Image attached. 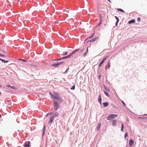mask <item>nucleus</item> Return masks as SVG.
Returning <instances> with one entry per match:
<instances>
[{
	"label": "nucleus",
	"mask_w": 147,
	"mask_h": 147,
	"mask_svg": "<svg viewBox=\"0 0 147 147\" xmlns=\"http://www.w3.org/2000/svg\"><path fill=\"white\" fill-rule=\"evenodd\" d=\"M50 94L53 99L58 100L60 102H62V99L61 97H59L58 94H57L56 92H55L54 93V95H53L51 92H50Z\"/></svg>",
	"instance_id": "1"
},
{
	"label": "nucleus",
	"mask_w": 147,
	"mask_h": 147,
	"mask_svg": "<svg viewBox=\"0 0 147 147\" xmlns=\"http://www.w3.org/2000/svg\"><path fill=\"white\" fill-rule=\"evenodd\" d=\"M117 116V115L111 114L107 117V119L108 120H109L116 117Z\"/></svg>",
	"instance_id": "2"
},
{
	"label": "nucleus",
	"mask_w": 147,
	"mask_h": 147,
	"mask_svg": "<svg viewBox=\"0 0 147 147\" xmlns=\"http://www.w3.org/2000/svg\"><path fill=\"white\" fill-rule=\"evenodd\" d=\"M85 50L84 49H83L82 50H81L80 52V54L81 55H83V56L85 57L86 55V53H87L88 51V48H87V50L86 52L85 53H84V51Z\"/></svg>",
	"instance_id": "3"
},
{
	"label": "nucleus",
	"mask_w": 147,
	"mask_h": 147,
	"mask_svg": "<svg viewBox=\"0 0 147 147\" xmlns=\"http://www.w3.org/2000/svg\"><path fill=\"white\" fill-rule=\"evenodd\" d=\"M54 109L55 110L57 109L59 107L58 104L56 102L55 100L54 101Z\"/></svg>",
	"instance_id": "4"
},
{
	"label": "nucleus",
	"mask_w": 147,
	"mask_h": 147,
	"mask_svg": "<svg viewBox=\"0 0 147 147\" xmlns=\"http://www.w3.org/2000/svg\"><path fill=\"white\" fill-rule=\"evenodd\" d=\"M62 63H63L61 62H58L57 63H55L53 64L52 65L55 67H57L59 65L61 64Z\"/></svg>",
	"instance_id": "5"
},
{
	"label": "nucleus",
	"mask_w": 147,
	"mask_h": 147,
	"mask_svg": "<svg viewBox=\"0 0 147 147\" xmlns=\"http://www.w3.org/2000/svg\"><path fill=\"white\" fill-rule=\"evenodd\" d=\"M54 119V117L53 116H51L50 117V120L49 122V123L51 124L53 121V120Z\"/></svg>",
	"instance_id": "6"
},
{
	"label": "nucleus",
	"mask_w": 147,
	"mask_h": 147,
	"mask_svg": "<svg viewBox=\"0 0 147 147\" xmlns=\"http://www.w3.org/2000/svg\"><path fill=\"white\" fill-rule=\"evenodd\" d=\"M78 50H75V51H73V52H72L71 54H70V55H67V56H66V57H67V58H70L71 57V56L73 55L74 54V53L77 51H78Z\"/></svg>",
	"instance_id": "7"
},
{
	"label": "nucleus",
	"mask_w": 147,
	"mask_h": 147,
	"mask_svg": "<svg viewBox=\"0 0 147 147\" xmlns=\"http://www.w3.org/2000/svg\"><path fill=\"white\" fill-rule=\"evenodd\" d=\"M78 50H75V51H73V52H72L71 54H70V55H67V56H66V57H67V58H70L71 57V56L73 55L74 54V53L77 51H78Z\"/></svg>",
	"instance_id": "8"
},
{
	"label": "nucleus",
	"mask_w": 147,
	"mask_h": 147,
	"mask_svg": "<svg viewBox=\"0 0 147 147\" xmlns=\"http://www.w3.org/2000/svg\"><path fill=\"white\" fill-rule=\"evenodd\" d=\"M98 37H95L94 38V39H93L91 40H88L87 41V42H92L96 40L97 39H98Z\"/></svg>",
	"instance_id": "9"
},
{
	"label": "nucleus",
	"mask_w": 147,
	"mask_h": 147,
	"mask_svg": "<svg viewBox=\"0 0 147 147\" xmlns=\"http://www.w3.org/2000/svg\"><path fill=\"white\" fill-rule=\"evenodd\" d=\"M134 141L132 140H130L129 141V145L130 146H132L134 144Z\"/></svg>",
	"instance_id": "10"
},
{
	"label": "nucleus",
	"mask_w": 147,
	"mask_h": 147,
	"mask_svg": "<svg viewBox=\"0 0 147 147\" xmlns=\"http://www.w3.org/2000/svg\"><path fill=\"white\" fill-rule=\"evenodd\" d=\"M116 119L112 120V125L115 126L116 125Z\"/></svg>",
	"instance_id": "11"
},
{
	"label": "nucleus",
	"mask_w": 147,
	"mask_h": 147,
	"mask_svg": "<svg viewBox=\"0 0 147 147\" xmlns=\"http://www.w3.org/2000/svg\"><path fill=\"white\" fill-rule=\"evenodd\" d=\"M101 96L100 95L98 98V101L101 104Z\"/></svg>",
	"instance_id": "12"
},
{
	"label": "nucleus",
	"mask_w": 147,
	"mask_h": 147,
	"mask_svg": "<svg viewBox=\"0 0 147 147\" xmlns=\"http://www.w3.org/2000/svg\"><path fill=\"white\" fill-rule=\"evenodd\" d=\"M101 124L100 123L98 125L97 127V131H99V130L100 129V127H101Z\"/></svg>",
	"instance_id": "13"
},
{
	"label": "nucleus",
	"mask_w": 147,
	"mask_h": 147,
	"mask_svg": "<svg viewBox=\"0 0 147 147\" xmlns=\"http://www.w3.org/2000/svg\"><path fill=\"white\" fill-rule=\"evenodd\" d=\"M103 106L104 107H107L109 105V103L107 102H105L103 103Z\"/></svg>",
	"instance_id": "14"
},
{
	"label": "nucleus",
	"mask_w": 147,
	"mask_h": 147,
	"mask_svg": "<svg viewBox=\"0 0 147 147\" xmlns=\"http://www.w3.org/2000/svg\"><path fill=\"white\" fill-rule=\"evenodd\" d=\"M135 22V21L134 20H130L128 22V23L129 24H131L132 23H134Z\"/></svg>",
	"instance_id": "15"
},
{
	"label": "nucleus",
	"mask_w": 147,
	"mask_h": 147,
	"mask_svg": "<svg viewBox=\"0 0 147 147\" xmlns=\"http://www.w3.org/2000/svg\"><path fill=\"white\" fill-rule=\"evenodd\" d=\"M0 60L2 62H4V63H6L8 62L9 61H8L5 60L1 58H0Z\"/></svg>",
	"instance_id": "16"
},
{
	"label": "nucleus",
	"mask_w": 147,
	"mask_h": 147,
	"mask_svg": "<svg viewBox=\"0 0 147 147\" xmlns=\"http://www.w3.org/2000/svg\"><path fill=\"white\" fill-rule=\"evenodd\" d=\"M30 145L29 144H28L27 143L25 142V143L24 145V147H30Z\"/></svg>",
	"instance_id": "17"
},
{
	"label": "nucleus",
	"mask_w": 147,
	"mask_h": 147,
	"mask_svg": "<svg viewBox=\"0 0 147 147\" xmlns=\"http://www.w3.org/2000/svg\"><path fill=\"white\" fill-rule=\"evenodd\" d=\"M7 86L10 87L16 90V88L14 86H11L9 85L8 84Z\"/></svg>",
	"instance_id": "18"
},
{
	"label": "nucleus",
	"mask_w": 147,
	"mask_h": 147,
	"mask_svg": "<svg viewBox=\"0 0 147 147\" xmlns=\"http://www.w3.org/2000/svg\"><path fill=\"white\" fill-rule=\"evenodd\" d=\"M59 115V114L57 113H54V115L53 116L54 117H57Z\"/></svg>",
	"instance_id": "19"
},
{
	"label": "nucleus",
	"mask_w": 147,
	"mask_h": 147,
	"mask_svg": "<svg viewBox=\"0 0 147 147\" xmlns=\"http://www.w3.org/2000/svg\"><path fill=\"white\" fill-rule=\"evenodd\" d=\"M104 62L103 61H102L100 63L99 65V66L100 67H101L102 65V64Z\"/></svg>",
	"instance_id": "20"
},
{
	"label": "nucleus",
	"mask_w": 147,
	"mask_h": 147,
	"mask_svg": "<svg viewBox=\"0 0 147 147\" xmlns=\"http://www.w3.org/2000/svg\"><path fill=\"white\" fill-rule=\"evenodd\" d=\"M123 128H124V126L123 123H122L121 124V130L122 131H123Z\"/></svg>",
	"instance_id": "21"
},
{
	"label": "nucleus",
	"mask_w": 147,
	"mask_h": 147,
	"mask_svg": "<svg viewBox=\"0 0 147 147\" xmlns=\"http://www.w3.org/2000/svg\"><path fill=\"white\" fill-rule=\"evenodd\" d=\"M117 10H118L119 11H120L121 12H124V11L121 9L118 8L117 9Z\"/></svg>",
	"instance_id": "22"
},
{
	"label": "nucleus",
	"mask_w": 147,
	"mask_h": 147,
	"mask_svg": "<svg viewBox=\"0 0 147 147\" xmlns=\"http://www.w3.org/2000/svg\"><path fill=\"white\" fill-rule=\"evenodd\" d=\"M100 23L98 24V26H99L100 24H101V22L102 21V16H100Z\"/></svg>",
	"instance_id": "23"
},
{
	"label": "nucleus",
	"mask_w": 147,
	"mask_h": 147,
	"mask_svg": "<svg viewBox=\"0 0 147 147\" xmlns=\"http://www.w3.org/2000/svg\"><path fill=\"white\" fill-rule=\"evenodd\" d=\"M104 93L107 96H109V94L107 92H105Z\"/></svg>",
	"instance_id": "24"
},
{
	"label": "nucleus",
	"mask_w": 147,
	"mask_h": 147,
	"mask_svg": "<svg viewBox=\"0 0 147 147\" xmlns=\"http://www.w3.org/2000/svg\"><path fill=\"white\" fill-rule=\"evenodd\" d=\"M66 58H67L66 56H65V57H64L62 58V59H57V60H55L58 61V60H60L61 59H66Z\"/></svg>",
	"instance_id": "25"
},
{
	"label": "nucleus",
	"mask_w": 147,
	"mask_h": 147,
	"mask_svg": "<svg viewBox=\"0 0 147 147\" xmlns=\"http://www.w3.org/2000/svg\"><path fill=\"white\" fill-rule=\"evenodd\" d=\"M67 54V51L64 52L62 54V55H66Z\"/></svg>",
	"instance_id": "26"
},
{
	"label": "nucleus",
	"mask_w": 147,
	"mask_h": 147,
	"mask_svg": "<svg viewBox=\"0 0 147 147\" xmlns=\"http://www.w3.org/2000/svg\"><path fill=\"white\" fill-rule=\"evenodd\" d=\"M75 88V86L74 85L72 86V87L71 88V89L72 90H74Z\"/></svg>",
	"instance_id": "27"
},
{
	"label": "nucleus",
	"mask_w": 147,
	"mask_h": 147,
	"mask_svg": "<svg viewBox=\"0 0 147 147\" xmlns=\"http://www.w3.org/2000/svg\"><path fill=\"white\" fill-rule=\"evenodd\" d=\"M108 68H109L110 67V61H109L108 63Z\"/></svg>",
	"instance_id": "28"
},
{
	"label": "nucleus",
	"mask_w": 147,
	"mask_h": 147,
	"mask_svg": "<svg viewBox=\"0 0 147 147\" xmlns=\"http://www.w3.org/2000/svg\"><path fill=\"white\" fill-rule=\"evenodd\" d=\"M107 57H106L103 59L102 61H103L104 62L107 59Z\"/></svg>",
	"instance_id": "29"
},
{
	"label": "nucleus",
	"mask_w": 147,
	"mask_h": 147,
	"mask_svg": "<svg viewBox=\"0 0 147 147\" xmlns=\"http://www.w3.org/2000/svg\"><path fill=\"white\" fill-rule=\"evenodd\" d=\"M128 136V134L127 133H126L125 135V138L126 137H127Z\"/></svg>",
	"instance_id": "30"
},
{
	"label": "nucleus",
	"mask_w": 147,
	"mask_h": 147,
	"mask_svg": "<svg viewBox=\"0 0 147 147\" xmlns=\"http://www.w3.org/2000/svg\"><path fill=\"white\" fill-rule=\"evenodd\" d=\"M0 56L2 57H5V56L4 55H3V54H0Z\"/></svg>",
	"instance_id": "31"
},
{
	"label": "nucleus",
	"mask_w": 147,
	"mask_h": 147,
	"mask_svg": "<svg viewBox=\"0 0 147 147\" xmlns=\"http://www.w3.org/2000/svg\"><path fill=\"white\" fill-rule=\"evenodd\" d=\"M137 21L139 22H140V18H138Z\"/></svg>",
	"instance_id": "32"
},
{
	"label": "nucleus",
	"mask_w": 147,
	"mask_h": 147,
	"mask_svg": "<svg viewBox=\"0 0 147 147\" xmlns=\"http://www.w3.org/2000/svg\"><path fill=\"white\" fill-rule=\"evenodd\" d=\"M94 34V33H93L92 34L91 36L89 37V38H92Z\"/></svg>",
	"instance_id": "33"
},
{
	"label": "nucleus",
	"mask_w": 147,
	"mask_h": 147,
	"mask_svg": "<svg viewBox=\"0 0 147 147\" xmlns=\"http://www.w3.org/2000/svg\"><path fill=\"white\" fill-rule=\"evenodd\" d=\"M26 143H27L28 144H29L30 143V141H28L27 142H26Z\"/></svg>",
	"instance_id": "34"
},
{
	"label": "nucleus",
	"mask_w": 147,
	"mask_h": 147,
	"mask_svg": "<svg viewBox=\"0 0 147 147\" xmlns=\"http://www.w3.org/2000/svg\"><path fill=\"white\" fill-rule=\"evenodd\" d=\"M122 103H123V105L124 106H126L125 104V103L123 101H122Z\"/></svg>",
	"instance_id": "35"
},
{
	"label": "nucleus",
	"mask_w": 147,
	"mask_h": 147,
	"mask_svg": "<svg viewBox=\"0 0 147 147\" xmlns=\"http://www.w3.org/2000/svg\"><path fill=\"white\" fill-rule=\"evenodd\" d=\"M20 60H22V61H23L24 62H26V60H25L24 59H21Z\"/></svg>",
	"instance_id": "36"
},
{
	"label": "nucleus",
	"mask_w": 147,
	"mask_h": 147,
	"mask_svg": "<svg viewBox=\"0 0 147 147\" xmlns=\"http://www.w3.org/2000/svg\"><path fill=\"white\" fill-rule=\"evenodd\" d=\"M117 22H116V23H118L119 20V19L118 18L117 19Z\"/></svg>",
	"instance_id": "37"
},
{
	"label": "nucleus",
	"mask_w": 147,
	"mask_h": 147,
	"mask_svg": "<svg viewBox=\"0 0 147 147\" xmlns=\"http://www.w3.org/2000/svg\"><path fill=\"white\" fill-rule=\"evenodd\" d=\"M105 86V89H106V90H108V91H109V90L108 89H107V88H106V87H105V86Z\"/></svg>",
	"instance_id": "38"
},
{
	"label": "nucleus",
	"mask_w": 147,
	"mask_h": 147,
	"mask_svg": "<svg viewBox=\"0 0 147 147\" xmlns=\"http://www.w3.org/2000/svg\"><path fill=\"white\" fill-rule=\"evenodd\" d=\"M100 76H101V75H100L99 76H98V78L99 79L100 78Z\"/></svg>",
	"instance_id": "39"
},
{
	"label": "nucleus",
	"mask_w": 147,
	"mask_h": 147,
	"mask_svg": "<svg viewBox=\"0 0 147 147\" xmlns=\"http://www.w3.org/2000/svg\"><path fill=\"white\" fill-rule=\"evenodd\" d=\"M138 118H140V119H143V118H144L143 117H139Z\"/></svg>",
	"instance_id": "40"
},
{
	"label": "nucleus",
	"mask_w": 147,
	"mask_h": 147,
	"mask_svg": "<svg viewBox=\"0 0 147 147\" xmlns=\"http://www.w3.org/2000/svg\"><path fill=\"white\" fill-rule=\"evenodd\" d=\"M115 18L116 19L118 18L116 16H115Z\"/></svg>",
	"instance_id": "41"
},
{
	"label": "nucleus",
	"mask_w": 147,
	"mask_h": 147,
	"mask_svg": "<svg viewBox=\"0 0 147 147\" xmlns=\"http://www.w3.org/2000/svg\"><path fill=\"white\" fill-rule=\"evenodd\" d=\"M108 1H109L110 2H111V1H110V0H108Z\"/></svg>",
	"instance_id": "42"
},
{
	"label": "nucleus",
	"mask_w": 147,
	"mask_h": 147,
	"mask_svg": "<svg viewBox=\"0 0 147 147\" xmlns=\"http://www.w3.org/2000/svg\"><path fill=\"white\" fill-rule=\"evenodd\" d=\"M1 117V115L0 114V117Z\"/></svg>",
	"instance_id": "43"
},
{
	"label": "nucleus",
	"mask_w": 147,
	"mask_h": 147,
	"mask_svg": "<svg viewBox=\"0 0 147 147\" xmlns=\"http://www.w3.org/2000/svg\"><path fill=\"white\" fill-rule=\"evenodd\" d=\"M1 86L0 85V88H1Z\"/></svg>",
	"instance_id": "44"
},
{
	"label": "nucleus",
	"mask_w": 147,
	"mask_h": 147,
	"mask_svg": "<svg viewBox=\"0 0 147 147\" xmlns=\"http://www.w3.org/2000/svg\"><path fill=\"white\" fill-rule=\"evenodd\" d=\"M117 23H116V25H117Z\"/></svg>",
	"instance_id": "45"
},
{
	"label": "nucleus",
	"mask_w": 147,
	"mask_h": 147,
	"mask_svg": "<svg viewBox=\"0 0 147 147\" xmlns=\"http://www.w3.org/2000/svg\"><path fill=\"white\" fill-rule=\"evenodd\" d=\"M1 94V92H0V94Z\"/></svg>",
	"instance_id": "46"
}]
</instances>
